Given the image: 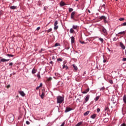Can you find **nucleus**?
I'll return each mask as SVG.
<instances>
[{"mask_svg":"<svg viewBox=\"0 0 126 126\" xmlns=\"http://www.w3.org/2000/svg\"><path fill=\"white\" fill-rule=\"evenodd\" d=\"M99 19H100L101 20L103 19L104 21V23H108V21H107V17H106V16H101V17H100Z\"/></svg>","mask_w":126,"mask_h":126,"instance_id":"4","label":"nucleus"},{"mask_svg":"<svg viewBox=\"0 0 126 126\" xmlns=\"http://www.w3.org/2000/svg\"><path fill=\"white\" fill-rule=\"evenodd\" d=\"M89 90H90V89L89 88H88L85 91L82 92V94H86L88 92H89Z\"/></svg>","mask_w":126,"mask_h":126,"instance_id":"11","label":"nucleus"},{"mask_svg":"<svg viewBox=\"0 0 126 126\" xmlns=\"http://www.w3.org/2000/svg\"><path fill=\"white\" fill-rule=\"evenodd\" d=\"M48 25H49V24H48L46 25V26H48Z\"/></svg>","mask_w":126,"mask_h":126,"instance_id":"62","label":"nucleus"},{"mask_svg":"<svg viewBox=\"0 0 126 126\" xmlns=\"http://www.w3.org/2000/svg\"><path fill=\"white\" fill-rule=\"evenodd\" d=\"M65 123H64V122H63V123H62V124L61 125V126H64V124H65Z\"/></svg>","mask_w":126,"mask_h":126,"instance_id":"47","label":"nucleus"},{"mask_svg":"<svg viewBox=\"0 0 126 126\" xmlns=\"http://www.w3.org/2000/svg\"><path fill=\"white\" fill-rule=\"evenodd\" d=\"M63 68H66V69H68V66L67 65H65V64L63 65Z\"/></svg>","mask_w":126,"mask_h":126,"instance_id":"19","label":"nucleus"},{"mask_svg":"<svg viewBox=\"0 0 126 126\" xmlns=\"http://www.w3.org/2000/svg\"><path fill=\"white\" fill-rule=\"evenodd\" d=\"M89 113H90V111H89L86 112L85 113H84V116H88V115H89Z\"/></svg>","mask_w":126,"mask_h":126,"instance_id":"18","label":"nucleus"},{"mask_svg":"<svg viewBox=\"0 0 126 126\" xmlns=\"http://www.w3.org/2000/svg\"><path fill=\"white\" fill-rule=\"evenodd\" d=\"M109 83H110V84H113V83H114V82H113V80H110L109 81Z\"/></svg>","mask_w":126,"mask_h":126,"instance_id":"42","label":"nucleus"},{"mask_svg":"<svg viewBox=\"0 0 126 126\" xmlns=\"http://www.w3.org/2000/svg\"><path fill=\"white\" fill-rule=\"evenodd\" d=\"M68 11L69 12H71L72 11H73V9H72V8H69L68 9Z\"/></svg>","mask_w":126,"mask_h":126,"instance_id":"37","label":"nucleus"},{"mask_svg":"<svg viewBox=\"0 0 126 126\" xmlns=\"http://www.w3.org/2000/svg\"><path fill=\"white\" fill-rule=\"evenodd\" d=\"M37 77H38V79H40L41 78V75H40V72H38L37 74Z\"/></svg>","mask_w":126,"mask_h":126,"instance_id":"25","label":"nucleus"},{"mask_svg":"<svg viewBox=\"0 0 126 126\" xmlns=\"http://www.w3.org/2000/svg\"><path fill=\"white\" fill-rule=\"evenodd\" d=\"M73 67L74 68V69H75V70H77V69H78V68H77V66H76V65H75V64H73Z\"/></svg>","mask_w":126,"mask_h":126,"instance_id":"20","label":"nucleus"},{"mask_svg":"<svg viewBox=\"0 0 126 126\" xmlns=\"http://www.w3.org/2000/svg\"><path fill=\"white\" fill-rule=\"evenodd\" d=\"M106 62H107V60H103V63H106Z\"/></svg>","mask_w":126,"mask_h":126,"instance_id":"57","label":"nucleus"},{"mask_svg":"<svg viewBox=\"0 0 126 126\" xmlns=\"http://www.w3.org/2000/svg\"><path fill=\"white\" fill-rule=\"evenodd\" d=\"M39 87H42V86H43V84L41 83L40 84V85L39 86Z\"/></svg>","mask_w":126,"mask_h":126,"instance_id":"51","label":"nucleus"},{"mask_svg":"<svg viewBox=\"0 0 126 126\" xmlns=\"http://www.w3.org/2000/svg\"><path fill=\"white\" fill-rule=\"evenodd\" d=\"M44 96H45V94H44V93L42 92L41 95H40L41 99H44Z\"/></svg>","mask_w":126,"mask_h":126,"instance_id":"29","label":"nucleus"},{"mask_svg":"<svg viewBox=\"0 0 126 126\" xmlns=\"http://www.w3.org/2000/svg\"><path fill=\"white\" fill-rule=\"evenodd\" d=\"M60 5L61 6H63V5H65V3H64L63 1H61L60 2Z\"/></svg>","mask_w":126,"mask_h":126,"instance_id":"22","label":"nucleus"},{"mask_svg":"<svg viewBox=\"0 0 126 126\" xmlns=\"http://www.w3.org/2000/svg\"><path fill=\"white\" fill-rule=\"evenodd\" d=\"M10 8L11 9H16V6H11L10 7Z\"/></svg>","mask_w":126,"mask_h":126,"instance_id":"24","label":"nucleus"},{"mask_svg":"<svg viewBox=\"0 0 126 126\" xmlns=\"http://www.w3.org/2000/svg\"><path fill=\"white\" fill-rule=\"evenodd\" d=\"M18 93L22 96V97H24V96H25V93H24V92L20 91H19Z\"/></svg>","mask_w":126,"mask_h":126,"instance_id":"10","label":"nucleus"},{"mask_svg":"<svg viewBox=\"0 0 126 126\" xmlns=\"http://www.w3.org/2000/svg\"><path fill=\"white\" fill-rule=\"evenodd\" d=\"M7 57H14V55H11V54H7Z\"/></svg>","mask_w":126,"mask_h":126,"instance_id":"39","label":"nucleus"},{"mask_svg":"<svg viewBox=\"0 0 126 126\" xmlns=\"http://www.w3.org/2000/svg\"><path fill=\"white\" fill-rule=\"evenodd\" d=\"M52 28L49 29L48 31H47V33H50V32H52Z\"/></svg>","mask_w":126,"mask_h":126,"instance_id":"38","label":"nucleus"},{"mask_svg":"<svg viewBox=\"0 0 126 126\" xmlns=\"http://www.w3.org/2000/svg\"><path fill=\"white\" fill-rule=\"evenodd\" d=\"M125 34H126V32L123 31V32H120L118 33V35H125Z\"/></svg>","mask_w":126,"mask_h":126,"instance_id":"15","label":"nucleus"},{"mask_svg":"<svg viewBox=\"0 0 126 126\" xmlns=\"http://www.w3.org/2000/svg\"><path fill=\"white\" fill-rule=\"evenodd\" d=\"M40 27H37V29H36V30L37 31H39V30H40Z\"/></svg>","mask_w":126,"mask_h":126,"instance_id":"49","label":"nucleus"},{"mask_svg":"<svg viewBox=\"0 0 126 126\" xmlns=\"http://www.w3.org/2000/svg\"><path fill=\"white\" fill-rule=\"evenodd\" d=\"M76 102L77 103H80V102H82V101H80V99L79 98H77L76 100Z\"/></svg>","mask_w":126,"mask_h":126,"instance_id":"31","label":"nucleus"},{"mask_svg":"<svg viewBox=\"0 0 126 126\" xmlns=\"http://www.w3.org/2000/svg\"><path fill=\"white\" fill-rule=\"evenodd\" d=\"M76 1H78L79 0H75Z\"/></svg>","mask_w":126,"mask_h":126,"instance_id":"61","label":"nucleus"},{"mask_svg":"<svg viewBox=\"0 0 126 126\" xmlns=\"http://www.w3.org/2000/svg\"><path fill=\"white\" fill-rule=\"evenodd\" d=\"M101 7L103 8H105V7H106V5H105V4L102 5Z\"/></svg>","mask_w":126,"mask_h":126,"instance_id":"45","label":"nucleus"},{"mask_svg":"<svg viewBox=\"0 0 126 126\" xmlns=\"http://www.w3.org/2000/svg\"><path fill=\"white\" fill-rule=\"evenodd\" d=\"M90 98V95L88 94L85 96V100L83 101V104H85V103H87V102H88L89 101V99Z\"/></svg>","mask_w":126,"mask_h":126,"instance_id":"3","label":"nucleus"},{"mask_svg":"<svg viewBox=\"0 0 126 126\" xmlns=\"http://www.w3.org/2000/svg\"><path fill=\"white\" fill-rule=\"evenodd\" d=\"M9 64V65H10V66H11L13 65V63H10Z\"/></svg>","mask_w":126,"mask_h":126,"instance_id":"50","label":"nucleus"},{"mask_svg":"<svg viewBox=\"0 0 126 126\" xmlns=\"http://www.w3.org/2000/svg\"><path fill=\"white\" fill-rule=\"evenodd\" d=\"M119 20H120V21H123L125 20V18H120L119 19Z\"/></svg>","mask_w":126,"mask_h":126,"instance_id":"40","label":"nucleus"},{"mask_svg":"<svg viewBox=\"0 0 126 126\" xmlns=\"http://www.w3.org/2000/svg\"><path fill=\"white\" fill-rule=\"evenodd\" d=\"M7 117L9 123H12L14 121V115L13 114L10 113L8 115Z\"/></svg>","mask_w":126,"mask_h":126,"instance_id":"1","label":"nucleus"},{"mask_svg":"<svg viewBox=\"0 0 126 126\" xmlns=\"http://www.w3.org/2000/svg\"><path fill=\"white\" fill-rule=\"evenodd\" d=\"M57 62H63V59L62 58L57 59Z\"/></svg>","mask_w":126,"mask_h":126,"instance_id":"35","label":"nucleus"},{"mask_svg":"<svg viewBox=\"0 0 126 126\" xmlns=\"http://www.w3.org/2000/svg\"><path fill=\"white\" fill-rule=\"evenodd\" d=\"M83 75H84V74H83Z\"/></svg>","mask_w":126,"mask_h":126,"instance_id":"64","label":"nucleus"},{"mask_svg":"<svg viewBox=\"0 0 126 126\" xmlns=\"http://www.w3.org/2000/svg\"><path fill=\"white\" fill-rule=\"evenodd\" d=\"M123 101L125 104H126V95L125 94L123 97Z\"/></svg>","mask_w":126,"mask_h":126,"instance_id":"14","label":"nucleus"},{"mask_svg":"<svg viewBox=\"0 0 126 126\" xmlns=\"http://www.w3.org/2000/svg\"><path fill=\"white\" fill-rule=\"evenodd\" d=\"M9 87H10V85H8L7 86V88H9Z\"/></svg>","mask_w":126,"mask_h":126,"instance_id":"55","label":"nucleus"},{"mask_svg":"<svg viewBox=\"0 0 126 126\" xmlns=\"http://www.w3.org/2000/svg\"><path fill=\"white\" fill-rule=\"evenodd\" d=\"M51 79H52V78H51V77H50V78L48 79L49 81H51Z\"/></svg>","mask_w":126,"mask_h":126,"instance_id":"54","label":"nucleus"},{"mask_svg":"<svg viewBox=\"0 0 126 126\" xmlns=\"http://www.w3.org/2000/svg\"><path fill=\"white\" fill-rule=\"evenodd\" d=\"M84 74H86V71L84 72Z\"/></svg>","mask_w":126,"mask_h":126,"instance_id":"60","label":"nucleus"},{"mask_svg":"<svg viewBox=\"0 0 126 126\" xmlns=\"http://www.w3.org/2000/svg\"><path fill=\"white\" fill-rule=\"evenodd\" d=\"M70 33H74V30H73V29H72V28L70 29Z\"/></svg>","mask_w":126,"mask_h":126,"instance_id":"30","label":"nucleus"},{"mask_svg":"<svg viewBox=\"0 0 126 126\" xmlns=\"http://www.w3.org/2000/svg\"><path fill=\"white\" fill-rule=\"evenodd\" d=\"M81 44H84V41H83V42L81 41Z\"/></svg>","mask_w":126,"mask_h":126,"instance_id":"59","label":"nucleus"},{"mask_svg":"<svg viewBox=\"0 0 126 126\" xmlns=\"http://www.w3.org/2000/svg\"><path fill=\"white\" fill-rule=\"evenodd\" d=\"M52 60H55V56L52 57Z\"/></svg>","mask_w":126,"mask_h":126,"instance_id":"58","label":"nucleus"},{"mask_svg":"<svg viewBox=\"0 0 126 126\" xmlns=\"http://www.w3.org/2000/svg\"><path fill=\"white\" fill-rule=\"evenodd\" d=\"M37 72V69H36L35 68H33L32 71V74H35Z\"/></svg>","mask_w":126,"mask_h":126,"instance_id":"12","label":"nucleus"},{"mask_svg":"<svg viewBox=\"0 0 126 126\" xmlns=\"http://www.w3.org/2000/svg\"><path fill=\"white\" fill-rule=\"evenodd\" d=\"M91 119H95L96 118V114H93L91 116Z\"/></svg>","mask_w":126,"mask_h":126,"instance_id":"27","label":"nucleus"},{"mask_svg":"<svg viewBox=\"0 0 126 126\" xmlns=\"http://www.w3.org/2000/svg\"><path fill=\"white\" fill-rule=\"evenodd\" d=\"M58 24H59V22L58 21H56L54 23V30H57L59 29V26H58Z\"/></svg>","mask_w":126,"mask_h":126,"instance_id":"5","label":"nucleus"},{"mask_svg":"<svg viewBox=\"0 0 126 126\" xmlns=\"http://www.w3.org/2000/svg\"><path fill=\"white\" fill-rule=\"evenodd\" d=\"M40 88L39 86H38L36 88V90H38V89Z\"/></svg>","mask_w":126,"mask_h":126,"instance_id":"52","label":"nucleus"},{"mask_svg":"<svg viewBox=\"0 0 126 126\" xmlns=\"http://www.w3.org/2000/svg\"><path fill=\"white\" fill-rule=\"evenodd\" d=\"M107 49L108 50L109 52H111V50L110 49V48H107Z\"/></svg>","mask_w":126,"mask_h":126,"instance_id":"56","label":"nucleus"},{"mask_svg":"<svg viewBox=\"0 0 126 126\" xmlns=\"http://www.w3.org/2000/svg\"><path fill=\"white\" fill-rule=\"evenodd\" d=\"M99 41H100V42H101V43H103L104 42V39L101 37L99 38Z\"/></svg>","mask_w":126,"mask_h":126,"instance_id":"33","label":"nucleus"},{"mask_svg":"<svg viewBox=\"0 0 126 126\" xmlns=\"http://www.w3.org/2000/svg\"><path fill=\"white\" fill-rule=\"evenodd\" d=\"M77 27H78V26H77L76 25H73L72 26L73 29H74L75 30H76V29H77Z\"/></svg>","mask_w":126,"mask_h":126,"instance_id":"21","label":"nucleus"},{"mask_svg":"<svg viewBox=\"0 0 126 126\" xmlns=\"http://www.w3.org/2000/svg\"><path fill=\"white\" fill-rule=\"evenodd\" d=\"M89 12H90V10H89Z\"/></svg>","mask_w":126,"mask_h":126,"instance_id":"63","label":"nucleus"},{"mask_svg":"<svg viewBox=\"0 0 126 126\" xmlns=\"http://www.w3.org/2000/svg\"><path fill=\"white\" fill-rule=\"evenodd\" d=\"M99 96H97L94 98L95 101H98L99 100Z\"/></svg>","mask_w":126,"mask_h":126,"instance_id":"34","label":"nucleus"},{"mask_svg":"<svg viewBox=\"0 0 126 126\" xmlns=\"http://www.w3.org/2000/svg\"><path fill=\"white\" fill-rule=\"evenodd\" d=\"M104 110H105V111H106L107 112H108V111H110V109L109 108V107H108V106H105Z\"/></svg>","mask_w":126,"mask_h":126,"instance_id":"23","label":"nucleus"},{"mask_svg":"<svg viewBox=\"0 0 126 126\" xmlns=\"http://www.w3.org/2000/svg\"><path fill=\"white\" fill-rule=\"evenodd\" d=\"M8 61H9V59H5L3 58L0 60V62H1L2 63H4V62H8Z\"/></svg>","mask_w":126,"mask_h":126,"instance_id":"13","label":"nucleus"},{"mask_svg":"<svg viewBox=\"0 0 126 126\" xmlns=\"http://www.w3.org/2000/svg\"><path fill=\"white\" fill-rule=\"evenodd\" d=\"M102 31L103 32V33H104V34H105V35L108 34V32L107 31V30H106V29H105V28H103L102 29Z\"/></svg>","mask_w":126,"mask_h":126,"instance_id":"8","label":"nucleus"},{"mask_svg":"<svg viewBox=\"0 0 126 126\" xmlns=\"http://www.w3.org/2000/svg\"><path fill=\"white\" fill-rule=\"evenodd\" d=\"M26 125H30V122L28 121L26 122Z\"/></svg>","mask_w":126,"mask_h":126,"instance_id":"43","label":"nucleus"},{"mask_svg":"<svg viewBox=\"0 0 126 126\" xmlns=\"http://www.w3.org/2000/svg\"><path fill=\"white\" fill-rule=\"evenodd\" d=\"M105 89H106V88H105V87H102V88H101L100 89V91H105Z\"/></svg>","mask_w":126,"mask_h":126,"instance_id":"28","label":"nucleus"},{"mask_svg":"<svg viewBox=\"0 0 126 126\" xmlns=\"http://www.w3.org/2000/svg\"><path fill=\"white\" fill-rule=\"evenodd\" d=\"M117 37H114V38H113V41H117Z\"/></svg>","mask_w":126,"mask_h":126,"instance_id":"48","label":"nucleus"},{"mask_svg":"<svg viewBox=\"0 0 126 126\" xmlns=\"http://www.w3.org/2000/svg\"><path fill=\"white\" fill-rule=\"evenodd\" d=\"M120 126H126V124L123 123Z\"/></svg>","mask_w":126,"mask_h":126,"instance_id":"46","label":"nucleus"},{"mask_svg":"<svg viewBox=\"0 0 126 126\" xmlns=\"http://www.w3.org/2000/svg\"><path fill=\"white\" fill-rule=\"evenodd\" d=\"M57 104H62V103L63 102V100H64V97L61 95L57 96Z\"/></svg>","mask_w":126,"mask_h":126,"instance_id":"2","label":"nucleus"},{"mask_svg":"<svg viewBox=\"0 0 126 126\" xmlns=\"http://www.w3.org/2000/svg\"><path fill=\"white\" fill-rule=\"evenodd\" d=\"M82 125V122H80L75 126H80Z\"/></svg>","mask_w":126,"mask_h":126,"instance_id":"26","label":"nucleus"},{"mask_svg":"<svg viewBox=\"0 0 126 126\" xmlns=\"http://www.w3.org/2000/svg\"><path fill=\"white\" fill-rule=\"evenodd\" d=\"M75 15V12L73 11L71 14V19L74 20V16Z\"/></svg>","mask_w":126,"mask_h":126,"instance_id":"7","label":"nucleus"},{"mask_svg":"<svg viewBox=\"0 0 126 126\" xmlns=\"http://www.w3.org/2000/svg\"><path fill=\"white\" fill-rule=\"evenodd\" d=\"M49 63H50L51 64H53V61H51V62Z\"/></svg>","mask_w":126,"mask_h":126,"instance_id":"53","label":"nucleus"},{"mask_svg":"<svg viewBox=\"0 0 126 126\" xmlns=\"http://www.w3.org/2000/svg\"><path fill=\"white\" fill-rule=\"evenodd\" d=\"M74 40H75L74 37L72 36L71 37V41L72 44H73L74 43Z\"/></svg>","mask_w":126,"mask_h":126,"instance_id":"16","label":"nucleus"},{"mask_svg":"<svg viewBox=\"0 0 126 126\" xmlns=\"http://www.w3.org/2000/svg\"><path fill=\"white\" fill-rule=\"evenodd\" d=\"M44 51H45V49H43V48H41V50H40V51H39V53L40 54H42V52H44Z\"/></svg>","mask_w":126,"mask_h":126,"instance_id":"32","label":"nucleus"},{"mask_svg":"<svg viewBox=\"0 0 126 126\" xmlns=\"http://www.w3.org/2000/svg\"><path fill=\"white\" fill-rule=\"evenodd\" d=\"M120 46L121 48H122V49H123V50H125V49H126V46H125V45H124V43H123V42H120Z\"/></svg>","mask_w":126,"mask_h":126,"instance_id":"9","label":"nucleus"},{"mask_svg":"<svg viewBox=\"0 0 126 126\" xmlns=\"http://www.w3.org/2000/svg\"><path fill=\"white\" fill-rule=\"evenodd\" d=\"M121 26H126V22L122 24Z\"/></svg>","mask_w":126,"mask_h":126,"instance_id":"41","label":"nucleus"},{"mask_svg":"<svg viewBox=\"0 0 126 126\" xmlns=\"http://www.w3.org/2000/svg\"><path fill=\"white\" fill-rule=\"evenodd\" d=\"M72 108L70 107H66L65 110V113H68V112H70V111H72Z\"/></svg>","mask_w":126,"mask_h":126,"instance_id":"6","label":"nucleus"},{"mask_svg":"<svg viewBox=\"0 0 126 126\" xmlns=\"http://www.w3.org/2000/svg\"><path fill=\"white\" fill-rule=\"evenodd\" d=\"M100 108H97V110H96L97 113H99V112H100Z\"/></svg>","mask_w":126,"mask_h":126,"instance_id":"44","label":"nucleus"},{"mask_svg":"<svg viewBox=\"0 0 126 126\" xmlns=\"http://www.w3.org/2000/svg\"><path fill=\"white\" fill-rule=\"evenodd\" d=\"M103 122L104 123H108V122H109V118H105L104 120H103Z\"/></svg>","mask_w":126,"mask_h":126,"instance_id":"17","label":"nucleus"},{"mask_svg":"<svg viewBox=\"0 0 126 126\" xmlns=\"http://www.w3.org/2000/svg\"><path fill=\"white\" fill-rule=\"evenodd\" d=\"M58 46H61V44L59 43H55L54 47H58Z\"/></svg>","mask_w":126,"mask_h":126,"instance_id":"36","label":"nucleus"}]
</instances>
